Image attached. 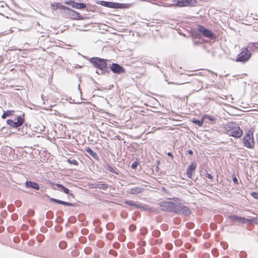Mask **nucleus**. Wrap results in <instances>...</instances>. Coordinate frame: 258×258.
<instances>
[{"instance_id":"nucleus-1","label":"nucleus","mask_w":258,"mask_h":258,"mask_svg":"<svg viewBox=\"0 0 258 258\" xmlns=\"http://www.w3.org/2000/svg\"><path fill=\"white\" fill-rule=\"evenodd\" d=\"M90 61L93 64L95 67L97 68L100 70L101 74H104L105 73L108 72L106 63V62L108 61L107 59L95 57H92Z\"/></svg>"},{"instance_id":"nucleus-2","label":"nucleus","mask_w":258,"mask_h":258,"mask_svg":"<svg viewBox=\"0 0 258 258\" xmlns=\"http://www.w3.org/2000/svg\"><path fill=\"white\" fill-rule=\"evenodd\" d=\"M173 212L184 215H188L190 214V211L187 207L177 202L175 203Z\"/></svg>"},{"instance_id":"nucleus-3","label":"nucleus","mask_w":258,"mask_h":258,"mask_svg":"<svg viewBox=\"0 0 258 258\" xmlns=\"http://www.w3.org/2000/svg\"><path fill=\"white\" fill-rule=\"evenodd\" d=\"M253 129L250 128L248 133L244 137L243 142L244 146L249 148H252L254 146L253 139Z\"/></svg>"},{"instance_id":"nucleus-4","label":"nucleus","mask_w":258,"mask_h":258,"mask_svg":"<svg viewBox=\"0 0 258 258\" xmlns=\"http://www.w3.org/2000/svg\"><path fill=\"white\" fill-rule=\"evenodd\" d=\"M172 5L179 7L194 6L197 3L196 0H172Z\"/></svg>"},{"instance_id":"nucleus-5","label":"nucleus","mask_w":258,"mask_h":258,"mask_svg":"<svg viewBox=\"0 0 258 258\" xmlns=\"http://www.w3.org/2000/svg\"><path fill=\"white\" fill-rule=\"evenodd\" d=\"M251 56L247 48H244L242 51L237 55L236 57V61H241L245 62L247 61Z\"/></svg>"},{"instance_id":"nucleus-6","label":"nucleus","mask_w":258,"mask_h":258,"mask_svg":"<svg viewBox=\"0 0 258 258\" xmlns=\"http://www.w3.org/2000/svg\"><path fill=\"white\" fill-rule=\"evenodd\" d=\"M24 121V119L21 116H19L17 118V121H14L12 119H8L7 122L8 125L14 128H17L21 126Z\"/></svg>"},{"instance_id":"nucleus-7","label":"nucleus","mask_w":258,"mask_h":258,"mask_svg":"<svg viewBox=\"0 0 258 258\" xmlns=\"http://www.w3.org/2000/svg\"><path fill=\"white\" fill-rule=\"evenodd\" d=\"M175 203L169 201H164L161 203V209L163 211L173 212Z\"/></svg>"},{"instance_id":"nucleus-8","label":"nucleus","mask_w":258,"mask_h":258,"mask_svg":"<svg viewBox=\"0 0 258 258\" xmlns=\"http://www.w3.org/2000/svg\"><path fill=\"white\" fill-rule=\"evenodd\" d=\"M233 124H230L229 126L232 127L230 132V136L235 138H240L243 135L242 130L239 126L232 127Z\"/></svg>"},{"instance_id":"nucleus-9","label":"nucleus","mask_w":258,"mask_h":258,"mask_svg":"<svg viewBox=\"0 0 258 258\" xmlns=\"http://www.w3.org/2000/svg\"><path fill=\"white\" fill-rule=\"evenodd\" d=\"M197 29L200 33H201L204 36L206 37L212 38L214 36V34L211 31L205 28L202 26H198Z\"/></svg>"},{"instance_id":"nucleus-10","label":"nucleus","mask_w":258,"mask_h":258,"mask_svg":"<svg viewBox=\"0 0 258 258\" xmlns=\"http://www.w3.org/2000/svg\"><path fill=\"white\" fill-rule=\"evenodd\" d=\"M229 219L233 222H237L239 223L245 224L248 222L249 219L242 217H239L233 215L229 216Z\"/></svg>"},{"instance_id":"nucleus-11","label":"nucleus","mask_w":258,"mask_h":258,"mask_svg":"<svg viewBox=\"0 0 258 258\" xmlns=\"http://www.w3.org/2000/svg\"><path fill=\"white\" fill-rule=\"evenodd\" d=\"M110 69L114 73L121 74L124 72V68L117 63H112Z\"/></svg>"},{"instance_id":"nucleus-12","label":"nucleus","mask_w":258,"mask_h":258,"mask_svg":"<svg viewBox=\"0 0 258 258\" xmlns=\"http://www.w3.org/2000/svg\"><path fill=\"white\" fill-rule=\"evenodd\" d=\"M100 4L103 6L111 8H119L118 6L120 5L118 3L105 1H100Z\"/></svg>"},{"instance_id":"nucleus-13","label":"nucleus","mask_w":258,"mask_h":258,"mask_svg":"<svg viewBox=\"0 0 258 258\" xmlns=\"http://www.w3.org/2000/svg\"><path fill=\"white\" fill-rule=\"evenodd\" d=\"M196 169V165L194 163H191V164L188 166L186 170V174L188 178L190 179L192 178L193 172Z\"/></svg>"},{"instance_id":"nucleus-14","label":"nucleus","mask_w":258,"mask_h":258,"mask_svg":"<svg viewBox=\"0 0 258 258\" xmlns=\"http://www.w3.org/2000/svg\"><path fill=\"white\" fill-rule=\"evenodd\" d=\"M144 188L140 187H134L130 189V193L132 195H137L142 192Z\"/></svg>"},{"instance_id":"nucleus-15","label":"nucleus","mask_w":258,"mask_h":258,"mask_svg":"<svg viewBox=\"0 0 258 258\" xmlns=\"http://www.w3.org/2000/svg\"><path fill=\"white\" fill-rule=\"evenodd\" d=\"M25 184H26V186L28 187H31L32 188L35 189L37 190L39 189V185L36 182H34L30 181H27L26 182Z\"/></svg>"},{"instance_id":"nucleus-16","label":"nucleus","mask_w":258,"mask_h":258,"mask_svg":"<svg viewBox=\"0 0 258 258\" xmlns=\"http://www.w3.org/2000/svg\"><path fill=\"white\" fill-rule=\"evenodd\" d=\"M70 3H71L72 7L76 9H83L86 8V5L83 3H75L73 1H71Z\"/></svg>"},{"instance_id":"nucleus-17","label":"nucleus","mask_w":258,"mask_h":258,"mask_svg":"<svg viewBox=\"0 0 258 258\" xmlns=\"http://www.w3.org/2000/svg\"><path fill=\"white\" fill-rule=\"evenodd\" d=\"M55 186L57 187V188H54L55 189L63 191L66 194H69L70 190L67 187H64L63 185L60 184H55Z\"/></svg>"},{"instance_id":"nucleus-18","label":"nucleus","mask_w":258,"mask_h":258,"mask_svg":"<svg viewBox=\"0 0 258 258\" xmlns=\"http://www.w3.org/2000/svg\"><path fill=\"white\" fill-rule=\"evenodd\" d=\"M67 10L70 15L73 18L75 19H77L79 18L80 15L78 13L69 8H68Z\"/></svg>"},{"instance_id":"nucleus-19","label":"nucleus","mask_w":258,"mask_h":258,"mask_svg":"<svg viewBox=\"0 0 258 258\" xmlns=\"http://www.w3.org/2000/svg\"><path fill=\"white\" fill-rule=\"evenodd\" d=\"M85 151L93 158L95 159L97 158V154L95 152H94L92 150H91L89 147L85 148Z\"/></svg>"},{"instance_id":"nucleus-20","label":"nucleus","mask_w":258,"mask_h":258,"mask_svg":"<svg viewBox=\"0 0 258 258\" xmlns=\"http://www.w3.org/2000/svg\"><path fill=\"white\" fill-rule=\"evenodd\" d=\"M95 187L96 188L101 189H106L108 188V186L107 184L104 183H98L96 184Z\"/></svg>"},{"instance_id":"nucleus-21","label":"nucleus","mask_w":258,"mask_h":258,"mask_svg":"<svg viewBox=\"0 0 258 258\" xmlns=\"http://www.w3.org/2000/svg\"><path fill=\"white\" fill-rule=\"evenodd\" d=\"M125 203L127 205H129V206H132V207H136L137 208H139L140 206V205L137 203H135L134 201H126L125 202Z\"/></svg>"},{"instance_id":"nucleus-22","label":"nucleus","mask_w":258,"mask_h":258,"mask_svg":"<svg viewBox=\"0 0 258 258\" xmlns=\"http://www.w3.org/2000/svg\"><path fill=\"white\" fill-rule=\"evenodd\" d=\"M14 112V110H7V111H4L3 114L2 116V117L3 118H5L7 116H10L13 114Z\"/></svg>"},{"instance_id":"nucleus-23","label":"nucleus","mask_w":258,"mask_h":258,"mask_svg":"<svg viewBox=\"0 0 258 258\" xmlns=\"http://www.w3.org/2000/svg\"><path fill=\"white\" fill-rule=\"evenodd\" d=\"M248 47L252 50H254L255 49H258V43H250L248 44Z\"/></svg>"},{"instance_id":"nucleus-24","label":"nucleus","mask_w":258,"mask_h":258,"mask_svg":"<svg viewBox=\"0 0 258 258\" xmlns=\"http://www.w3.org/2000/svg\"><path fill=\"white\" fill-rule=\"evenodd\" d=\"M106 169L110 171L111 172H112L116 174H118V172L115 170V169L109 165L107 166Z\"/></svg>"},{"instance_id":"nucleus-25","label":"nucleus","mask_w":258,"mask_h":258,"mask_svg":"<svg viewBox=\"0 0 258 258\" xmlns=\"http://www.w3.org/2000/svg\"><path fill=\"white\" fill-rule=\"evenodd\" d=\"M193 122L198 125L199 126H201L203 124V120H195L193 121Z\"/></svg>"},{"instance_id":"nucleus-26","label":"nucleus","mask_w":258,"mask_h":258,"mask_svg":"<svg viewBox=\"0 0 258 258\" xmlns=\"http://www.w3.org/2000/svg\"><path fill=\"white\" fill-rule=\"evenodd\" d=\"M67 161L68 163H69L71 164L77 165L78 164V162L75 159H73V160L68 159Z\"/></svg>"},{"instance_id":"nucleus-27","label":"nucleus","mask_w":258,"mask_h":258,"mask_svg":"<svg viewBox=\"0 0 258 258\" xmlns=\"http://www.w3.org/2000/svg\"><path fill=\"white\" fill-rule=\"evenodd\" d=\"M248 222L254 223L256 224H258V218H252L249 219Z\"/></svg>"},{"instance_id":"nucleus-28","label":"nucleus","mask_w":258,"mask_h":258,"mask_svg":"<svg viewBox=\"0 0 258 258\" xmlns=\"http://www.w3.org/2000/svg\"><path fill=\"white\" fill-rule=\"evenodd\" d=\"M58 9L62 10H65L67 9L66 7L65 6L61 5L60 4H57L56 9Z\"/></svg>"},{"instance_id":"nucleus-29","label":"nucleus","mask_w":258,"mask_h":258,"mask_svg":"<svg viewBox=\"0 0 258 258\" xmlns=\"http://www.w3.org/2000/svg\"><path fill=\"white\" fill-rule=\"evenodd\" d=\"M250 195L254 199L258 200V192L252 191L251 192Z\"/></svg>"},{"instance_id":"nucleus-30","label":"nucleus","mask_w":258,"mask_h":258,"mask_svg":"<svg viewBox=\"0 0 258 258\" xmlns=\"http://www.w3.org/2000/svg\"><path fill=\"white\" fill-rule=\"evenodd\" d=\"M60 204L64 205V206H71L73 205V204L72 203L64 202L62 201H61Z\"/></svg>"},{"instance_id":"nucleus-31","label":"nucleus","mask_w":258,"mask_h":258,"mask_svg":"<svg viewBox=\"0 0 258 258\" xmlns=\"http://www.w3.org/2000/svg\"><path fill=\"white\" fill-rule=\"evenodd\" d=\"M204 118L206 119H208L210 121H213L214 120H215V118L213 116H209V115L206 116H205Z\"/></svg>"},{"instance_id":"nucleus-32","label":"nucleus","mask_w":258,"mask_h":258,"mask_svg":"<svg viewBox=\"0 0 258 258\" xmlns=\"http://www.w3.org/2000/svg\"><path fill=\"white\" fill-rule=\"evenodd\" d=\"M50 201H51V202H54L56 203H57V204H60V203H61V200H57V199H54V198H51L50 199Z\"/></svg>"},{"instance_id":"nucleus-33","label":"nucleus","mask_w":258,"mask_h":258,"mask_svg":"<svg viewBox=\"0 0 258 258\" xmlns=\"http://www.w3.org/2000/svg\"><path fill=\"white\" fill-rule=\"evenodd\" d=\"M138 165V163L137 162H135L132 163V164L131 165V167L132 169H135L137 168Z\"/></svg>"},{"instance_id":"nucleus-34","label":"nucleus","mask_w":258,"mask_h":258,"mask_svg":"<svg viewBox=\"0 0 258 258\" xmlns=\"http://www.w3.org/2000/svg\"><path fill=\"white\" fill-rule=\"evenodd\" d=\"M66 243L64 242H61L59 243V247L61 248H64L66 247Z\"/></svg>"},{"instance_id":"nucleus-35","label":"nucleus","mask_w":258,"mask_h":258,"mask_svg":"<svg viewBox=\"0 0 258 258\" xmlns=\"http://www.w3.org/2000/svg\"><path fill=\"white\" fill-rule=\"evenodd\" d=\"M57 4H58V3H55V4H52V5H51V7H52V8L53 9H54V10L56 9V8H57Z\"/></svg>"},{"instance_id":"nucleus-36","label":"nucleus","mask_w":258,"mask_h":258,"mask_svg":"<svg viewBox=\"0 0 258 258\" xmlns=\"http://www.w3.org/2000/svg\"><path fill=\"white\" fill-rule=\"evenodd\" d=\"M207 177L210 179H213V176L210 174H207Z\"/></svg>"},{"instance_id":"nucleus-37","label":"nucleus","mask_w":258,"mask_h":258,"mask_svg":"<svg viewBox=\"0 0 258 258\" xmlns=\"http://www.w3.org/2000/svg\"><path fill=\"white\" fill-rule=\"evenodd\" d=\"M233 181L234 183H238V179H237L236 177H234L233 178Z\"/></svg>"},{"instance_id":"nucleus-38","label":"nucleus","mask_w":258,"mask_h":258,"mask_svg":"<svg viewBox=\"0 0 258 258\" xmlns=\"http://www.w3.org/2000/svg\"><path fill=\"white\" fill-rule=\"evenodd\" d=\"M187 153L189 154H190V155H192L193 154V152L192 150H188L187 151Z\"/></svg>"},{"instance_id":"nucleus-39","label":"nucleus","mask_w":258,"mask_h":258,"mask_svg":"<svg viewBox=\"0 0 258 258\" xmlns=\"http://www.w3.org/2000/svg\"><path fill=\"white\" fill-rule=\"evenodd\" d=\"M167 155H168L169 156L171 157V158H173V156L172 154L171 153H170V152L168 153H167Z\"/></svg>"},{"instance_id":"nucleus-40","label":"nucleus","mask_w":258,"mask_h":258,"mask_svg":"<svg viewBox=\"0 0 258 258\" xmlns=\"http://www.w3.org/2000/svg\"><path fill=\"white\" fill-rule=\"evenodd\" d=\"M8 33H5V32H2V33H0V36H3V35H6Z\"/></svg>"},{"instance_id":"nucleus-41","label":"nucleus","mask_w":258,"mask_h":258,"mask_svg":"<svg viewBox=\"0 0 258 258\" xmlns=\"http://www.w3.org/2000/svg\"><path fill=\"white\" fill-rule=\"evenodd\" d=\"M112 226V225L111 224L107 225V227L108 228H111Z\"/></svg>"}]
</instances>
